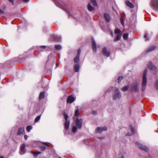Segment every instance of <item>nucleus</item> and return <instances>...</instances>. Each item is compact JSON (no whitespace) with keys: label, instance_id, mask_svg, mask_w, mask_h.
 Wrapping results in <instances>:
<instances>
[{"label":"nucleus","instance_id":"nucleus-8","mask_svg":"<svg viewBox=\"0 0 158 158\" xmlns=\"http://www.w3.org/2000/svg\"><path fill=\"white\" fill-rule=\"evenodd\" d=\"M107 130L106 127H98L95 130V132L96 133H100L101 132L106 131Z\"/></svg>","mask_w":158,"mask_h":158},{"label":"nucleus","instance_id":"nucleus-17","mask_svg":"<svg viewBox=\"0 0 158 158\" xmlns=\"http://www.w3.org/2000/svg\"><path fill=\"white\" fill-rule=\"evenodd\" d=\"M156 48V46H152L150 47L147 50V52H148L154 50Z\"/></svg>","mask_w":158,"mask_h":158},{"label":"nucleus","instance_id":"nucleus-20","mask_svg":"<svg viewBox=\"0 0 158 158\" xmlns=\"http://www.w3.org/2000/svg\"><path fill=\"white\" fill-rule=\"evenodd\" d=\"M88 8L89 11H91L93 10L94 8L91 6L90 4H88Z\"/></svg>","mask_w":158,"mask_h":158},{"label":"nucleus","instance_id":"nucleus-2","mask_svg":"<svg viewBox=\"0 0 158 158\" xmlns=\"http://www.w3.org/2000/svg\"><path fill=\"white\" fill-rule=\"evenodd\" d=\"M147 71V69H145L143 72V75L142 81V90L143 91L145 90L146 87L147 82V78L146 77Z\"/></svg>","mask_w":158,"mask_h":158},{"label":"nucleus","instance_id":"nucleus-19","mask_svg":"<svg viewBox=\"0 0 158 158\" xmlns=\"http://www.w3.org/2000/svg\"><path fill=\"white\" fill-rule=\"evenodd\" d=\"M79 69V65L78 64L75 65L74 66V71L75 72H78Z\"/></svg>","mask_w":158,"mask_h":158},{"label":"nucleus","instance_id":"nucleus-41","mask_svg":"<svg viewBox=\"0 0 158 158\" xmlns=\"http://www.w3.org/2000/svg\"><path fill=\"white\" fill-rule=\"evenodd\" d=\"M41 149L42 150H44L45 149V148L44 147H42L41 148Z\"/></svg>","mask_w":158,"mask_h":158},{"label":"nucleus","instance_id":"nucleus-49","mask_svg":"<svg viewBox=\"0 0 158 158\" xmlns=\"http://www.w3.org/2000/svg\"><path fill=\"white\" fill-rule=\"evenodd\" d=\"M2 12H3V11L1 9H0V13H2Z\"/></svg>","mask_w":158,"mask_h":158},{"label":"nucleus","instance_id":"nucleus-4","mask_svg":"<svg viewBox=\"0 0 158 158\" xmlns=\"http://www.w3.org/2000/svg\"><path fill=\"white\" fill-rule=\"evenodd\" d=\"M151 6L154 10H158V0H152Z\"/></svg>","mask_w":158,"mask_h":158},{"label":"nucleus","instance_id":"nucleus-43","mask_svg":"<svg viewBox=\"0 0 158 158\" xmlns=\"http://www.w3.org/2000/svg\"><path fill=\"white\" fill-rule=\"evenodd\" d=\"M98 138L100 139H103V138H104V137H98Z\"/></svg>","mask_w":158,"mask_h":158},{"label":"nucleus","instance_id":"nucleus-27","mask_svg":"<svg viewBox=\"0 0 158 158\" xmlns=\"http://www.w3.org/2000/svg\"><path fill=\"white\" fill-rule=\"evenodd\" d=\"M128 34L127 33H125L123 35V38L124 40H127L128 38Z\"/></svg>","mask_w":158,"mask_h":158},{"label":"nucleus","instance_id":"nucleus-18","mask_svg":"<svg viewBox=\"0 0 158 158\" xmlns=\"http://www.w3.org/2000/svg\"><path fill=\"white\" fill-rule=\"evenodd\" d=\"M53 39L56 41H59L60 40V37L57 35H54L53 36Z\"/></svg>","mask_w":158,"mask_h":158},{"label":"nucleus","instance_id":"nucleus-11","mask_svg":"<svg viewBox=\"0 0 158 158\" xmlns=\"http://www.w3.org/2000/svg\"><path fill=\"white\" fill-rule=\"evenodd\" d=\"M102 53L104 55L109 57L110 56V52L109 51H107L106 48H104L102 50Z\"/></svg>","mask_w":158,"mask_h":158},{"label":"nucleus","instance_id":"nucleus-22","mask_svg":"<svg viewBox=\"0 0 158 158\" xmlns=\"http://www.w3.org/2000/svg\"><path fill=\"white\" fill-rule=\"evenodd\" d=\"M129 88V86L126 85L123 87L122 89V90L123 92H125Z\"/></svg>","mask_w":158,"mask_h":158},{"label":"nucleus","instance_id":"nucleus-52","mask_svg":"<svg viewBox=\"0 0 158 158\" xmlns=\"http://www.w3.org/2000/svg\"><path fill=\"white\" fill-rule=\"evenodd\" d=\"M60 158H61V157H60Z\"/></svg>","mask_w":158,"mask_h":158},{"label":"nucleus","instance_id":"nucleus-38","mask_svg":"<svg viewBox=\"0 0 158 158\" xmlns=\"http://www.w3.org/2000/svg\"><path fill=\"white\" fill-rule=\"evenodd\" d=\"M148 35V34L147 33H146V34H145L144 35V38L145 39L146 41L147 40L146 38H147Z\"/></svg>","mask_w":158,"mask_h":158},{"label":"nucleus","instance_id":"nucleus-29","mask_svg":"<svg viewBox=\"0 0 158 158\" xmlns=\"http://www.w3.org/2000/svg\"><path fill=\"white\" fill-rule=\"evenodd\" d=\"M41 153L40 152H33L32 153L34 155V156L35 157L37 156L39 154H40Z\"/></svg>","mask_w":158,"mask_h":158},{"label":"nucleus","instance_id":"nucleus-7","mask_svg":"<svg viewBox=\"0 0 158 158\" xmlns=\"http://www.w3.org/2000/svg\"><path fill=\"white\" fill-rule=\"evenodd\" d=\"M121 94L119 91L118 89H116L115 91L113 97L114 99H116L121 97Z\"/></svg>","mask_w":158,"mask_h":158},{"label":"nucleus","instance_id":"nucleus-1","mask_svg":"<svg viewBox=\"0 0 158 158\" xmlns=\"http://www.w3.org/2000/svg\"><path fill=\"white\" fill-rule=\"evenodd\" d=\"M82 119H77L76 121L75 125L73 127V132L74 133L76 132L78 129H81L82 126Z\"/></svg>","mask_w":158,"mask_h":158},{"label":"nucleus","instance_id":"nucleus-40","mask_svg":"<svg viewBox=\"0 0 158 158\" xmlns=\"http://www.w3.org/2000/svg\"><path fill=\"white\" fill-rule=\"evenodd\" d=\"M9 1L11 2L12 3V5H14V0H9Z\"/></svg>","mask_w":158,"mask_h":158},{"label":"nucleus","instance_id":"nucleus-31","mask_svg":"<svg viewBox=\"0 0 158 158\" xmlns=\"http://www.w3.org/2000/svg\"><path fill=\"white\" fill-rule=\"evenodd\" d=\"M40 115L37 116L35 120V122L36 123L38 122L40 119Z\"/></svg>","mask_w":158,"mask_h":158},{"label":"nucleus","instance_id":"nucleus-5","mask_svg":"<svg viewBox=\"0 0 158 158\" xmlns=\"http://www.w3.org/2000/svg\"><path fill=\"white\" fill-rule=\"evenodd\" d=\"M64 116L65 120L64 123L65 128L66 130H67L69 128L70 125V121L68 120V116L66 113H64Z\"/></svg>","mask_w":158,"mask_h":158},{"label":"nucleus","instance_id":"nucleus-16","mask_svg":"<svg viewBox=\"0 0 158 158\" xmlns=\"http://www.w3.org/2000/svg\"><path fill=\"white\" fill-rule=\"evenodd\" d=\"M104 15L105 19L106 21L107 22H109L110 19L109 15L108 14L105 13Z\"/></svg>","mask_w":158,"mask_h":158},{"label":"nucleus","instance_id":"nucleus-14","mask_svg":"<svg viewBox=\"0 0 158 158\" xmlns=\"http://www.w3.org/2000/svg\"><path fill=\"white\" fill-rule=\"evenodd\" d=\"M24 128L23 127H21L19 128L17 134L20 135L24 133Z\"/></svg>","mask_w":158,"mask_h":158},{"label":"nucleus","instance_id":"nucleus-35","mask_svg":"<svg viewBox=\"0 0 158 158\" xmlns=\"http://www.w3.org/2000/svg\"><path fill=\"white\" fill-rule=\"evenodd\" d=\"M79 112V110L78 109H77L76 110L75 112V116H76L77 117V114Z\"/></svg>","mask_w":158,"mask_h":158},{"label":"nucleus","instance_id":"nucleus-42","mask_svg":"<svg viewBox=\"0 0 158 158\" xmlns=\"http://www.w3.org/2000/svg\"><path fill=\"white\" fill-rule=\"evenodd\" d=\"M131 134H130V133H127L126 134V135H128V136H129V135H131Z\"/></svg>","mask_w":158,"mask_h":158},{"label":"nucleus","instance_id":"nucleus-24","mask_svg":"<svg viewBox=\"0 0 158 158\" xmlns=\"http://www.w3.org/2000/svg\"><path fill=\"white\" fill-rule=\"evenodd\" d=\"M90 1L94 6H97V4L95 0H90Z\"/></svg>","mask_w":158,"mask_h":158},{"label":"nucleus","instance_id":"nucleus-28","mask_svg":"<svg viewBox=\"0 0 158 158\" xmlns=\"http://www.w3.org/2000/svg\"><path fill=\"white\" fill-rule=\"evenodd\" d=\"M79 57L77 56L74 58V61L75 63H77L79 61Z\"/></svg>","mask_w":158,"mask_h":158},{"label":"nucleus","instance_id":"nucleus-33","mask_svg":"<svg viewBox=\"0 0 158 158\" xmlns=\"http://www.w3.org/2000/svg\"><path fill=\"white\" fill-rule=\"evenodd\" d=\"M155 87L156 89L158 90V80L156 81L155 83Z\"/></svg>","mask_w":158,"mask_h":158},{"label":"nucleus","instance_id":"nucleus-44","mask_svg":"<svg viewBox=\"0 0 158 158\" xmlns=\"http://www.w3.org/2000/svg\"><path fill=\"white\" fill-rule=\"evenodd\" d=\"M23 1L25 2H28L29 0H23Z\"/></svg>","mask_w":158,"mask_h":158},{"label":"nucleus","instance_id":"nucleus-36","mask_svg":"<svg viewBox=\"0 0 158 158\" xmlns=\"http://www.w3.org/2000/svg\"><path fill=\"white\" fill-rule=\"evenodd\" d=\"M120 21H121V24H122V25L123 26H124V21H123V19L122 18H120Z\"/></svg>","mask_w":158,"mask_h":158},{"label":"nucleus","instance_id":"nucleus-12","mask_svg":"<svg viewBox=\"0 0 158 158\" xmlns=\"http://www.w3.org/2000/svg\"><path fill=\"white\" fill-rule=\"evenodd\" d=\"M75 99L73 97L72 95H70L67 98V102L68 103H71L75 101Z\"/></svg>","mask_w":158,"mask_h":158},{"label":"nucleus","instance_id":"nucleus-32","mask_svg":"<svg viewBox=\"0 0 158 158\" xmlns=\"http://www.w3.org/2000/svg\"><path fill=\"white\" fill-rule=\"evenodd\" d=\"M130 130L131 131L132 134H134L135 133V129H134V128L132 126H131L130 127Z\"/></svg>","mask_w":158,"mask_h":158},{"label":"nucleus","instance_id":"nucleus-3","mask_svg":"<svg viewBox=\"0 0 158 158\" xmlns=\"http://www.w3.org/2000/svg\"><path fill=\"white\" fill-rule=\"evenodd\" d=\"M139 84L137 82H134L131 86V90L135 93L137 92L139 90Z\"/></svg>","mask_w":158,"mask_h":158},{"label":"nucleus","instance_id":"nucleus-51","mask_svg":"<svg viewBox=\"0 0 158 158\" xmlns=\"http://www.w3.org/2000/svg\"><path fill=\"white\" fill-rule=\"evenodd\" d=\"M94 112H95L94 111H93V113H94Z\"/></svg>","mask_w":158,"mask_h":158},{"label":"nucleus","instance_id":"nucleus-45","mask_svg":"<svg viewBox=\"0 0 158 158\" xmlns=\"http://www.w3.org/2000/svg\"><path fill=\"white\" fill-rule=\"evenodd\" d=\"M41 47L43 48H45L46 47V46H41Z\"/></svg>","mask_w":158,"mask_h":158},{"label":"nucleus","instance_id":"nucleus-10","mask_svg":"<svg viewBox=\"0 0 158 158\" xmlns=\"http://www.w3.org/2000/svg\"><path fill=\"white\" fill-rule=\"evenodd\" d=\"M25 145L24 144H23L20 148V151H19V153L20 155H23L26 152Z\"/></svg>","mask_w":158,"mask_h":158},{"label":"nucleus","instance_id":"nucleus-13","mask_svg":"<svg viewBox=\"0 0 158 158\" xmlns=\"http://www.w3.org/2000/svg\"><path fill=\"white\" fill-rule=\"evenodd\" d=\"M92 47L94 51L95 52L97 50V47L95 40L92 39Z\"/></svg>","mask_w":158,"mask_h":158},{"label":"nucleus","instance_id":"nucleus-21","mask_svg":"<svg viewBox=\"0 0 158 158\" xmlns=\"http://www.w3.org/2000/svg\"><path fill=\"white\" fill-rule=\"evenodd\" d=\"M121 34H118V35L116 37V39H114V41L119 40L121 39Z\"/></svg>","mask_w":158,"mask_h":158},{"label":"nucleus","instance_id":"nucleus-6","mask_svg":"<svg viewBox=\"0 0 158 158\" xmlns=\"http://www.w3.org/2000/svg\"><path fill=\"white\" fill-rule=\"evenodd\" d=\"M148 68L152 70L153 73L155 74L156 73V67L152 64L151 62H149L148 64Z\"/></svg>","mask_w":158,"mask_h":158},{"label":"nucleus","instance_id":"nucleus-30","mask_svg":"<svg viewBox=\"0 0 158 158\" xmlns=\"http://www.w3.org/2000/svg\"><path fill=\"white\" fill-rule=\"evenodd\" d=\"M32 129V127L30 126H28L27 127V130L28 132H30L31 130Z\"/></svg>","mask_w":158,"mask_h":158},{"label":"nucleus","instance_id":"nucleus-26","mask_svg":"<svg viewBox=\"0 0 158 158\" xmlns=\"http://www.w3.org/2000/svg\"><path fill=\"white\" fill-rule=\"evenodd\" d=\"M55 48L57 50H60L61 48V46L60 45H55Z\"/></svg>","mask_w":158,"mask_h":158},{"label":"nucleus","instance_id":"nucleus-39","mask_svg":"<svg viewBox=\"0 0 158 158\" xmlns=\"http://www.w3.org/2000/svg\"><path fill=\"white\" fill-rule=\"evenodd\" d=\"M27 138H28L27 136L26 135H24V138H25V139L27 140Z\"/></svg>","mask_w":158,"mask_h":158},{"label":"nucleus","instance_id":"nucleus-25","mask_svg":"<svg viewBox=\"0 0 158 158\" xmlns=\"http://www.w3.org/2000/svg\"><path fill=\"white\" fill-rule=\"evenodd\" d=\"M115 33L116 34H121V31L118 29H116L115 31Z\"/></svg>","mask_w":158,"mask_h":158},{"label":"nucleus","instance_id":"nucleus-34","mask_svg":"<svg viewBox=\"0 0 158 158\" xmlns=\"http://www.w3.org/2000/svg\"><path fill=\"white\" fill-rule=\"evenodd\" d=\"M123 78V77L122 76H120L118 77V82L119 83L121 81Z\"/></svg>","mask_w":158,"mask_h":158},{"label":"nucleus","instance_id":"nucleus-50","mask_svg":"<svg viewBox=\"0 0 158 158\" xmlns=\"http://www.w3.org/2000/svg\"><path fill=\"white\" fill-rule=\"evenodd\" d=\"M0 158H4V157L3 156H1Z\"/></svg>","mask_w":158,"mask_h":158},{"label":"nucleus","instance_id":"nucleus-15","mask_svg":"<svg viewBox=\"0 0 158 158\" xmlns=\"http://www.w3.org/2000/svg\"><path fill=\"white\" fill-rule=\"evenodd\" d=\"M126 5L130 8H133L134 7V5L129 1H126L125 2Z\"/></svg>","mask_w":158,"mask_h":158},{"label":"nucleus","instance_id":"nucleus-23","mask_svg":"<svg viewBox=\"0 0 158 158\" xmlns=\"http://www.w3.org/2000/svg\"><path fill=\"white\" fill-rule=\"evenodd\" d=\"M44 96V92H42L40 93L39 96V99H41L43 98Z\"/></svg>","mask_w":158,"mask_h":158},{"label":"nucleus","instance_id":"nucleus-46","mask_svg":"<svg viewBox=\"0 0 158 158\" xmlns=\"http://www.w3.org/2000/svg\"><path fill=\"white\" fill-rule=\"evenodd\" d=\"M120 158H124V156L123 155H122Z\"/></svg>","mask_w":158,"mask_h":158},{"label":"nucleus","instance_id":"nucleus-48","mask_svg":"<svg viewBox=\"0 0 158 158\" xmlns=\"http://www.w3.org/2000/svg\"><path fill=\"white\" fill-rule=\"evenodd\" d=\"M58 64H56V67H58Z\"/></svg>","mask_w":158,"mask_h":158},{"label":"nucleus","instance_id":"nucleus-9","mask_svg":"<svg viewBox=\"0 0 158 158\" xmlns=\"http://www.w3.org/2000/svg\"><path fill=\"white\" fill-rule=\"evenodd\" d=\"M137 144L139 148L141 150H143L145 152H148V148L146 146L142 145L140 143H137Z\"/></svg>","mask_w":158,"mask_h":158},{"label":"nucleus","instance_id":"nucleus-47","mask_svg":"<svg viewBox=\"0 0 158 158\" xmlns=\"http://www.w3.org/2000/svg\"><path fill=\"white\" fill-rule=\"evenodd\" d=\"M111 35L112 37H113V32H111Z\"/></svg>","mask_w":158,"mask_h":158},{"label":"nucleus","instance_id":"nucleus-37","mask_svg":"<svg viewBox=\"0 0 158 158\" xmlns=\"http://www.w3.org/2000/svg\"><path fill=\"white\" fill-rule=\"evenodd\" d=\"M81 50L80 49H78L77 51L78 56H80L81 53Z\"/></svg>","mask_w":158,"mask_h":158}]
</instances>
